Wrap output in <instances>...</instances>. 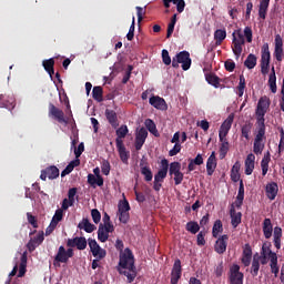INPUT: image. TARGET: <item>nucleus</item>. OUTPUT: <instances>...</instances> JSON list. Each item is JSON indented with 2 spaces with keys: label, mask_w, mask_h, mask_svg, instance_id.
I'll list each match as a JSON object with an SVG mask.
<instances>
[{
  "label": "nucleus",
  "mask_w": 284,
  "mask_h": 284,
  "mask_svg": "<svg viewBox=\"0 0 284 284\" xmlns=\"http://www.w3.org/2000/svg\"><path fill=\"white\" fill-rule=\"evenodd\" d=\"M233 123H234V114H230L220 126V131H219L220 141H223V139H226L227 134H230V130H232Z\"/></svg>",
  "instance_id": "obj_9"
},
{
  "label": "nucleus",
  "mask_w": 284,
  "mask_h": 284,
  "mask_svg": "<svg viewBox=\"0 0 284 284\" xmlns=\"http://www.w3.org/2000/svg\"><path fill=\"white\" fill-rule=\"evenodd\" d=\"M265 150V125H257V133L253 143V152L258 156Z\"/></svg>",
  "instance_id": "obj_4"
},
{
  "label": "nucleus",
  "mask_w": 284,
  "mask_h": 284,
  "mask_svg": "<svg viewBox=\"0 0 284 284\" xmlns=\"http://www.w3.org/2000/svg\"><path fill=\"white\" fill-rule=\"evenodd\" d=\"M270 59H272V55L270 53V44L264 43L262 47V57H261L262 74H270Z\"/></svg>",
  "instance_id": "obj_6"
},
{
  "label": "nucleus",
  "mask_w": 284,
  "mask_h": 284,
  "mask_svg": "<svg viewBox=\"0 0 284 284\" xmlns=\"http://www.w3.org/2000/svg\"><path fill=\"white\" fill-rule=\"evenodd\" d=\"M244 93H245V75L241 74L240 83L237 85V94L239 97H243Z\"/></svg>",
  "instance_id": "obj_57"
},
{
  "label": "nucleus",
  "mask_w": 284,
  "mask_h": 284,
  "mask_svg": "<svg viewBox=\"0 0 284 284\" xmlns=\"http://www.w3.org/2000/svg\"><path fill=\"white\" fill-rule=\"evenodd\" d=\"M42 65L45 72H48V74L52 79V75L54 74V58H50L48 60L42 61Z\"/></svg>",
  "instance_id": "obj_40"
},
{
  "label": "nucleus",
  "mask_w": 284,
  "mask_h": 284,
  "mask_svg": "<svg viewBox=\"0 0 284 284\" xmlns=\"http://www.w3.org/2000/svg\"><path fill=\"white\" fill-rule=\"evenodd\" d=\"M67 247H77V250L83 251L88 247V240H85V237L69 239Z\"/></svg>",
  "instance_id": "obj_13"
},
{
  "label": "nucleus",
  "mask_w": 284,
  "mask_h": 284,
  "mask_svg": "<svg viewBox=\"0 0 284 284\" xmlns=\"http://www.w3.org/2000/svg\"><path fill=\"white\" fill-rule=\"evenodd\" d=\"M227 241H230V236L227 234L221 235L214 245V250L216 254H225L227 251Z\"/></svg>",
  "instance_id": "obj_12"
},
{
  "label": "nucleus",
  "mask_w": 284,
  "mask_h": 284,
  "mask_svg": "<svg viewBox=\"0 0 284 284\" xmlns=\"http://www.w3.org/2000/svg\"><path fill=\"white\" fill-rule=\"evenodd\" d=\"M77 192H78L77 187H71L68 191L67 202H69V205H71V207L74 206V203H75L74 197L77 196Z\"/></svg>",
  "instance_id": "obj_54"
},
{
  "label": "nucleus",
  "mask_w": 284,
  "mask_h": 284,
  "mask_svg": "<svg viewBox=\"0 0 284 284\" xmlns=\"http://www.w3.org/2000/svg\"><path fill=\"white\" fill-rule=\"evenodd\" d=\"M43 241H45V237L43 235V231H41L38 233V235L36 237H31V240L28 242V244H27L28 251L34 252V250H37V247H39V245H41V243H43Z\"/></svg>",
  "instance_id": "obj_15"
},
{
  "label": "nucleus",
  "mask_w": 284,
  "mask_h": 284,
  "mask_svg": "<svg viewBox=\"0 0 284 284\" xmlns=\"http://www.w3.org/2000/svg\"><path fill=\"white\" fill-rule=\"evenodd\" d=\"M181 172V163L180 162H172L169 165V174L170 176H173V174H176Z\"/></svg>",
  "instance_id": "obj_56"
},
{
  "label": "nucleus",
  "mask_w": 284,
  "mask_h": 284,
  "mask_svg": "<svg viewBox=\"0 0 284 284\" xmlns=\"http://www.w3.org/2000/svg\"><path fill=\"white\" fill-rule=\"evenodd\" d=\"M104 114L110 125H112V128H119V116L116 115V111L106 109Z\"/></svg>",
  "instance_id": "obj_23"
},
{
  "label": "nucleus",
  "mask_w": 284,
  "mask_h": 284,
  "mask_svg": "<svg viewBox=\"0 0 284 284\" xmlns=\"http://www.w3.org/2000/svg\"><path fill=\"white\" fill-rule=\"evenodd\" d=\"M199 230H201V226H199L197 222L190 221L186 223V232H190L191 234H197Z\"/></svg>",
  "instance_id": "obj_52"
},
{
  "label": "nucleus",
  "mask_w": 284,
  "mask_h": 284,
  "mask_svg": "<svg viewBox=\"0 0 284 284\" xmlns=\"http://www.w3.org/2000/svg\"><path fill=\"white\" fill-rule=\"evenodd\" d=\"M14 99L6 100V95L0 94V108H6L7 110H14Z\"/></svg>",
  "instance_id": "obj_42"
},
{
  "label": "nucleus",
  "mask_w": 284,
  "mask_h": 284,
  "mask_svg": "<svg viewBox=\"0 0 284 284\" xmlns=\"http://www.w3.org/2000/svg\"><path fill=\"white\" fill-rule=\"evenodd\" d=\"M205 80L209 83V85H213V88H220L221 85V78H219L214 73H206Z\"/></svg>",
  "instance_id": "obj_38"
},
{
  "label": "nucleus",
  "mask_w": 284,
  "mask_h": 284,
  "mask_svg": "<svg viewBox=\"0 0 284 284\" xmlns=\"http://www.w3.org/2000/svg\"><path fill=\"white\" fill-rule=\"evenodd\" d=\"M145 139H148V129L141 128L135 134V150L139 152L141 148L145 144Z\"/></svg>",
  "instance_id": "obj_16"
},
{
  "label": "nucleus",
  "mask_w": 284,
  "mask_h": 284,
  "mask_svg": "<svg viewBox=\"0 0 284 284\" xmlns=\"http://www.w3.org/2000/svg\"><path fill=\"white\" fill-rule=\"evenodd\" d=\"M223 232V222L221 220L215 221L212 230L213 239H219V233Z\"/></svg>",
  "instance_id": "obj_53"
},
{
  "label": "nucleus",
  "mask_w": 284,
  "mask_h": 284,
  "mask_svg": "<svg viewBox=\"0 0 284 284\" xmlns=\"http://www.w3.org/2000/svg\"><path fill=\"white\" fill-rule=\"evenodd\" d=\"M272 244L271 243H264L262 245L261 254H265V256H268L270 260H272L273 256H277L276 253L272 252Z\"/></svg>",
  "instance_id": "obj_48"
},
{
  "label": "nucleus",
  "mask_w": 284,
  "mask_h": 284,
  "mask_svg": "<svg viewBox=\"0 0 284 284\" xmlns=\"http://www.w3.org/2000/svg\"><path fill=\"white\" fill-rule=\"evenodd\" d=\"M273 54L278 63L283 61V38L281 37V34L275 36V49Z\"/></svg>",
  "instance_id": "obj_14"
},
{
  "label": "nucleus",
  "mask_w": 284,
  "mask_h": 284,
  "mask_svg": "<svg viewBox=\"0 0 284 284\" xmlns=\"http://www.w3.org/2000/svg\"><path fill=\"white\" fill-rule=\"evenodd\" d=\"M230 216H231L232 227L236 229L237 225H241V221L243 219V213L236 212V209H234V204L231 205Z\"/></svg>",
  "instance_id": "obj_19"
},
{
  "label": "nucleus",
  "mask_w": 284,
  "mask_h": 284,
  "mask_svg": "<svg viewBox=\"0 0 284 284\" xmlns=\"http://www.w3.org/2000/svg\"><path fill=\"white\" fill-rule=\"evenodd\" d=\"M273 236H274V245L276 250L281 247V239L283 237V229L280 226H275L273 231Z\"/></svg>",
  "instance_id": "obj_41"
},
{
  "label": "nucleus",
  "mask_w": 284,
  "mask_h": 284,
  "mask_svg": "<svg viewBox=\"0 0 284 284\" xmlns=\"http://www.w3.org/2000/svg\"><path fill=\"white\" fill-rule=\"evenodd\" d=\"M258 270H261V257L258 253L253 256L252 265H251V275L258 276Z\"/></svg>",
  "instance_id": "obj_31"
},
{
  "label": "nucleus",
  "mask_w": 284,
  "mask_h": 284,
  "mask_svg": "<svg viewBox=\"0 0 284 284\" xmlns=\"http://www.w3.org/2000/svg\"><path fill=\"white\" fill-rule=\"evenodd\" d=\"M59 168L51 165L41 171L40 179L41 181H45L47 179L54 181V179H59Z\"/></svg>",
  "instance_id": "obj_10"
},
{
  "label": "nucleus",
  "mask_w": 284,
  "mask_h": 284,
  "mask_svg": "<svg viewBox=\"0 0 284 284\" xmlns=\"http://www.w3.org/2000/svg\"><path fill=\"white\" fill-rule=\"evenodd\" d=\"M92 97L94 101H98V103H101L103 101V88L94 87L92 90Z\"/></svg>",
  "instance_id": "obj_46"
},
{
  "label": "nucleus",
  "mask_w": 284,
  "mask_h": 284,
  "mask_svg": "<svg viewBox=\"0 0 284 284\" xmlns=\"http://www.w3.org/2000/svg\"><path fill=\"white\" fill-rule=\"evenodd\" d=\"M196 165H203V155L199 153L194 159H189L187 171L194 172Z\"/></svg>",
  "instance_id": "obj_26"
},
{
  "label": "nucleus",
  "mask_w": 284,
  "mask_h": 284,
  "mask_svg": "<svg viewBox=\"0 0 284 284\" xmlns=\"http://www.w3.org/2000/svg\"><path fill=\"white\" fill-rule=\"evenodd\" d=\"M272 232H274V229L272 226V220L266 217L263 221V234L265 239H272Z\"/></svg>",
  "instance_id": "obj_33"
},
{
  "label": "nucleus",
  "mask_w": 284,
  "mask_h": 284,
  "mask_svg": "<svg viewBox=\"0 0 284 284\" xmlns=\"http://www.w3.org/2000/svg\"><path fill=\"white\" fill-rule=\"evenodd\" d=\"M232 37H233V47H232L233 54H235L236 59H240L241 54L243 53V45H245V38L242 36L241 32H239L237 36L235 32H233Z\"/></svg>",
  "instance_id": "obj_7"
},
{
  "label": "nucleus",
  "mask_w": 284,
  "mask_h": 284,
  "mask_svg": "<svg viewBox=\"0 0 284 284\" xmlns=\"http://www.w3.org/2000/svg\"><path fill=\"white\" fill-rule=\"evenodd\" d=\"M120 267L124 271H120V274L126 276L128 283H134L136 278V266H134V254L132 250L125 248L124 252L120 253Z\"/></svg>",
  "instance_id": "obj_1"
},
{
  "label": "nucleus",
  "mask_w": 284,
  "mask_h": 284,
  "mask_svg": "<svg viewBox=\"0 0 284 284\" xmlns=\"http://www.w3.org/2000/svg\"><path fill=\"white\" fill-rule=\"evenodd\" d=\"M271 264V272L272 274H275V277L278 276L280 267H278V256L273 255L272 258L270 260Z\"/></svg>",
  "instance_id": "obj_47"
},
{
  "label": "nucleus",
  "mask_w": 284,
  "mask_h": 284,
  "mask_svg": "<svg viewBox=\"0 0 284 284\" xmlns=\"http://www.w3.org/2000/svg\"><path fill=\"white\" fill-rule=\"evenodd\" d=\"M68 261H70V260H69V257H68V255L65 253V247L64 246H60L58 248V253H57V255L54 257V265H57V263H68Z\"/></svg>",
  "instance_id": "obj_30"
},
{
  "label": "nucleus",
  "mask_w": 284,
  "mask_h": 284,
  "mask_svg": "<svg viewBox=\"0 0 284 284\" xmlns=\"http://www.w3.org/2000/svg\"><path fill=\"white\" fill-rule=\"evenodd\" d=\"M171 274H180V275L183 274V268L181 266V260L178 258V260L174 261Z\"/></svg>",
  "instance_id": "obj_59"
},
{
  "label": "nucleus",
  "mask_w": 284,
  "mask_h": 284,
  "mask_svg": "<svg viewBox=\"0 0 284 284\" xmlns=\"http://www.w3.org/2000/svg\"><path fill=\"white\" fill-rule=\"evenodd\" d=\"M91 217L95 225H99V223H101V212L99 211V209L91 210Z\"/></svg>",
  "instance_id": "obj_58"
},
{
  "label": "nucleus",
  "mask_w": 284,
  "mask_h": 284,
  "mask_svg": "<svg viewBox=\"0 0 284 284\" xmlns=\"http://www.w3.org/2000/svg\"><path fill=\"white\" fill-rule=\"evenodd\" d=\"M170 169V162L168 159L161 160V169L154 175L156 183H163V180L168 176V170Z\"/></svg>",
  "instance_id": "obj_11"
},
{
  "label": "nucleus",
  "mask_w": 284,
  "mask_h": 284,
  "mask_svg": "<svg viewBox=\"0 0 284 284\" xmlns=\"http://www.w3.org/2000/svg\"><path fill=\"white\" fill-rule=\"evenodd\" d=\"M174 26H176V13L173 14L170 23L168 24L166 39H170V37H172V34H174Z\"/></svg>",
  "instance_id": "obj_51"
},
{
  "label": "nucleus",
  "mask_w": 284,
  "mask_h": 284,
  "mask_svg": "<svg viewBox=\"0 0 284 284\" xmlns=\"http://www.w3.org/2000/svg\"><path fill=\"white\" fill-rule=\"evenodd\" d=\"M150 105L155 108V110H168V103L165 102V99L159 97V95H153L149 99Z\"/></svg>",
  "instance_id": "obj_18"
},
{
  "label": "nucleus",
  "mask_w": 284,
  "mask_h": 284,
  "mask_svg": "<svg viewBox=\"0 0 284 284\" xmlns=\"http://www.w3.org/2000/svg\"><path fill=\"white\" fill-rule=\"evenodd\" d=\"M93 256L95 257V258H105V256H108V252L105 251V248H99V250H95V251H93Z\"/></svg>",
  "instance_id": "obj_63"
},
{
  "label": "nucleus",
  "mask_w": 284,
  "mask_h": 284,
  "mask_svg": "<svg viewBox=\"0 0 284 284\" xmlns=\"http://www.w3.org/2000/svg\"><path fill=\"white\" fill-rule=\"evenodd\" d=\"M241 164L236 162L231 169V180L233 183H239L241 181Z\"/></svg>",
  "instance_id": "obj_35"
},
{
  "label": "nucleus",
  "mask_w": 284,
  "mask_h": 284,
  "mask_svg": "<svg viewBox=\"0 0 284 284\" xmlns=\"http://www.w3.org/2000/svg\"><path fill=\"white\" fill-rule=\"evenodd\" d=\"M61 221H63V210L58 209L51 220V223L57 226Z\"/></svg>",
  "instance_id": "obj_55"
},
{
  "label": "nucleus",
  "mask_w": 284,
  "mask_h": 284,
  "mask_svg": "<svg viewBox=\"0 0 284 284\" xmlns=\"http://www.w3.org/2000/svg\"><path fill=\"white\" fill-rule=\"evenodd\" d=\"M162 62L164 63V65L172 64V58L170 57V52L166 49L162 50Z\"/></svg>",
  "instance_id": "obj_60"
},
{
  "label": "nucleus",
  "mask_w": 284,
  "mask_h": 284,
  "mask_svg": "<svg viewBox=\"0 0 284 284\" xmlns=\"http://www.w3.org/2000/svg\"><path fill=\"white\" fill-rule=\"evenodd\" d=\"M220 142V159L223 160L227 156V152H230V142L227 141V138H223Z\"/></svg>",
  "instance_id": "obj_36"
},
{
  "label": "nucleus",
  "mask_w": 284,
  "mask_h": 284,
  "mask_svg": "<svg viewBox=\"0 0 284 284\" xmlns=\"http://www.w3.org/2000/svg\"><path fill=\"white\" fill-rule=\"evenodd\" d=\"M79 230H84L87 234H92L97 230V225L90 223L88 217H83L82 221L78 224Z\"/></svg>",
  "instance_id": "obj_22"
},
{
  "label": "nucleus",
  "mask_w": 284,
  "mask_h": 284,
  "mask_svg": "<svg viewBox=\"0 0 284 284\" xmlns=\"http://www.w3.org/2000/svg\"><path fill=\"white\" fill-rule=\"evenodd\" d=\"M267 10H270V0H261L258 6V17L265 20L267 17Z\"/></svg>",
  "instance_id": "obj_29"
},
{
  "label": "nucleus",
  "mask_w": 284,
  "mask_h": 284,
  "mask_svg": "<svg viewBox=\"0 0 284 284\" xmlns=\"http://www.w3.org/2000/svg\"><path fill=\"white\" fill-rule=\"evenodd\" d=\"M252 128H254V124L250 121H246L242 126H241V136L242 139H245L246 141H250V135L252 134Z\"/></svg>",
  "instance_id": "obj_28"
},
{
  "label": "nucleus",
  "mask_w": 284,
  "mask_h": 284,
  "mask_svg": "<svg viewBox=\"0 0 284 284\" xmlns=\"http://www.w3.org/2000/svg\"><path fill=\"white\" fill-rule=\"evenodd\" d=\"M141 165V174L144 176V181L150 182L153 179L152 175V169H150V166H143V164Z\"/></svg>",
  "instance_id": "obj_50"
},
{
  "label": "nucleus",
  "mask_w": 284,
  "mask_h": 284,
  "mask_svg": "<svg viewBox=\"0 0 284 284\" xmlns=\"http://www.w3.org/2000/svg\"><path fill=\"white\" fill-rule=\"evenodd\" d=\"M81 165V160L75 159L71 161L65 169L61 172V176H68V174H71L75 168H79Z\"/></svg>",
  "instance_id": "obj_32"
},
{
  "label": "nucleus",
  "mask_w": 284,
  "mask_h": 284,
  "mask_svg": "<svg viewBox=\"0 0 284 284\" xmlns=\"http://www.w3.org/2000/svg\"><path fill=\"white\" fill-rule=\"evenodd\" d=\"M49 116H51V119H54V121H58V123H68L63 110L57 108L53 103H49Z\"/></svg>",
  "instance_id": "obj_8"
},
{
  "label": "nucleus",
  "mask_w": 284,
  "mask_h": 284,
  "mask_svg": "<svg viewBox=\"0 0 284 284\" xmlns=\"http://www.w3.org/2000/svg\"><path fill=\"white\" fill-rule=\"evenodd\" d=\"M116 150L119 152L120 160L122 163L128 165V161H130V151L125 149V144H123V141L118 140Z\"/></svg>",
  "instance_id": "obj_17"
},
{
  "label": "nucleus",
  "mask_w": 284,
  "mask_h": 284,
  "mask_svg": "<svg viewBox=\"0 0 284 284\" xmlns=\"http://www.w3.org/2000/svg\"><path fill=\"white\" fill-rule=\"evenodd\" d=\"M181 63L182 70L184 72H187L190 68H192V58H190V51H181L175 54L172 59V68H179V64Z\"/></svg>",
  "instance_id": "obj_2"
},
{
  "label": "nucleus",
  "mask_w": 284,
  "mask_h": 284,
  "mask_svg": "<svg viewBox=\"0 0 284 284\" xmlns=\"http://www.w3.org/2000/svg\"><path fill=\"white\" fill-rule=\"evenodd\" d=\"M88 183L91 187H103V178H97V175L90 173L88 175Z\"/></svg>",
  "instance_id": "obj_37"
},
{
  "label": "nucleus",
  "mask_w": 284,
  "mask_h": 284,
  "mask_svg": "<svg viewBox=\"0 0 284 284\" xmlns=\"http://www.w3.org/2000/svg\"><path fill=\"white\" fill-rule=\"evenodd\" d=\"M128 132H130V130L128 129V125H121L116 131V139H115V144H119V141H123V139H125V136H128Z\"/></svg>",
  "instance_id": "obj_43"
},
{
  "label": "nucleus",
  "mask_w": 284,
  "mask_h": 284,
  "mask_svg": "<svg viewBox=\"0 0 284 284\" xmlns=\"http://www.w3.org/2000/svg\"><path fill=\"white\" fill-rule=\"evenodd\" d=\"M110 170H111L110 162L108 160L102 161V165H101L102 174H104V176H109Z\"/></svg>",
  "instance_id": "obj_62"
},
{
  "label": "nucleus",
  "mask_w": 284,
  "mask_h": 284,
  "mask_svg": "<svg viewBox=\"0 0 284 284\" xmlns=\"http://www.w3.org/2000/svg\"><path fill=\"white\" fill-rule=\"evenodd\" d=\"M224 68L226 72H234V70L236 69V63L234 62V60L229 59L224 62Z\"/></svg>",
  "instance_id": "obj_61"
},
{
  "label": "nucleus",
  "mask_w": 284,
  "mask_h": 284,
  "mask_svg": "<svg viewBox=\"0 0 284 284\" xmlns=\"http://www.w3.org/2000/svg\"><path fill=\"white\" fill-rule=\"evenodd\" d=\"M254 161H256V156L254 155V153H251L246 156V160H245L246 176L252 175V172H254Z\"/></svg>",
  "instance_id": "obj_24"
},
{
  "label": "nucleus",
  "mask_w": 284,
  "mask_h": 284,
  "mask_svg": "<svg viewBox=\"0 0 284 284\" xmlns=\"http://www.w3.org/2000/svg\"><path fill=\"white\" fill-rule=\"evenodd\" d=\"M245 275L239 264H233L229 270V284H243Z\"/></svg>",
  "instance_id": "obj_5"
},
{
  "label": "nucleus",
  "mask_w": 284,
  "mask_h": 284,
  "mask_svg": "<svg viewBox=\"0 0 284 284\" xmlns=\"http://www.w3.org/2000/svg\"><path fill=\"white\" fill-rule=\"evenodd\" d=\"M134 30H135V20L134 17L132 19V23L130 26L129 32L126 34L128 41H132L134 39Z\"/></svg>",
  "instance_id": "obj_64"
},
{
  "label": "nucleus",
  "mask_w": 284,
  "mask_h": 284,
  "mask_svg": "<svg viewBox=\"0 0 284 284\" xmlns=\"http://www.w3.org/2000/svg\"><path fill=\"white\" fill-rule=\"evenodd\" d=\"M144 125L146 128V130H149V132H151V134H154V136H158V130H156V124L154 123V121L152 119H146L144 122Z\"/></svg>",
  "instance_id": "obj_49"
},
{
  "label": "nucleus",
  "mask_w": 284,
  "mask_h": 284,
  "mask_svg": "<svg viewBox=\"0 0 284 284\" xmlns=\"http://www.w3.org/2000/svg\"><path fill=\"white\" fill-rule=\"evenodd\" d=\"M215 170H216V152L213 151L206 161L207 175L212 176Z\"/></svg>",
  "instance_id": "obj_21"
},
{
  "label": "nucleus",
  "mask_w": 284,
  "mask_h": 284,
  "mask_svg": "<svg viewBox=\"0 0 284 284\" xmlns=\"http://www.w3.org/2000/svg\"><path fill=\"white\" fill-rule=\"evenodd\" d=\"M27 267H28V253L24 252L20 258L18 278H23V276H26Z\"/></svg>",
  "instance_id": "obj_25"
},
{
  "label": "nucleus",
  "mask_w": 284,
  "mask_h": 284,
  "mask_svg": "<svg viewBox=\"0 0 284 284\" xmlns=\"http://www.w3.org/2000/svg\"><path fill=\"white\" fill-rule=\"evenodd\" d=\"M267 110H270V99L263 97L258 100L255 110L256 125H265V114H267Z\"/></svg>",
  "instance_id": "obj_3"
},
{
  "label": "nucleus",
  "mask_w": 284,
  "mask_h": 284,
  "mask_svg": "<svg viewBox=\"0 0 284 284\" xmlns=\"http://www.w3.org/2000/svg\"><path fill=\"white\" fill-rule=\"evenodd\" d=\"M272 161V155L270 154V151H267L262 161H261V169H262V175L265 176L270 170V162Z\"/></svg>",
  "instance_id": "obj_27"
},
{
  "label": "nucleus",
  "mask_w": 284,
  "mask_h": 284,
  "mask_svg": "<svg viewBox=\"0 0 284 284\" xmlns=\"http://www.w3.org/2000/svg\"><path fill=\"white\" fill-rule=\"evenodd\" d=\"M268 85H270V90L273 94H276V71L274 70V67L272 68V72L270 74L268 78Z\"/></svg>",
  "instance_id": "obj_44"
},
{
  "label": "nucleus",
  "mask_w": 284,
  "mask_h": 284,
  "mask_svg": "<svg viewBox=\"0 0 284 284\" xmlns=\"http://www.w3.org/2000/svg\"><path fill=\"white\" fill-rule=\"evenodd\" d=\"M266 196L270 199V201H274L276 196L278 195V184L276 182H271L266 184Z\"/></svg>",
  "instance_id": "obj_20"
},
{
  "label": "nucleus",
  "mask_w": 284,
  "mask_h": 284,
  "mask_svg": "<svg viewBox=\"0 0 284 284\" xmlns=\"http://www.w3.org/2000/svg\"><path fill=\"white\" fill-rule=\"evenodd\" d=\"M110 239V231H106L103 227V223H100L99 229H98V240L100 243H105Z\"/></svg>",
  "instance_id": "obj_39"
},
{
  "label": "nucleus",
  "mask_w": 284,
  "mask_h": 284,
  "mask_svg": "<svg viewBox=\"0 0 284 284\" xmlns=\"http://www.w3.org/2000/svg\"><path fill=\"white\" fill-rule=\"evenodd\" d=\"M256 61H257L256 55L251 53L247 55L246 60L244 61V65L248 70H254V68H256Z\"/></svg>",
  "instance_id": "obj_45"
},
{
  "label": "nucleus",
  "mask_w": 284,
  "mask_h": 284,
  "mask_svg": "<svg viewBox=\"0 0 284 284\" xmlns=\"http://www.w3.org/2000/svg\"><path fill=\"white\" fill-rule=\"evenodd\" d=\"M227 38V31L225 29H217L214 32L215 45H221L223 41Z\"/></svg>",
  "instance_id": "obj_34"
}]
</instances>
